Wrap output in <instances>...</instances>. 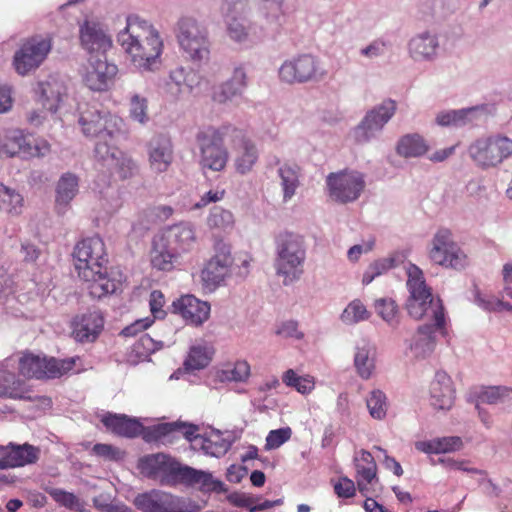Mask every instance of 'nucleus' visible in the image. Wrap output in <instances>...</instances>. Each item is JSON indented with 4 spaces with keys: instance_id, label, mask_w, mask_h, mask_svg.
Here are the masks:
<instances>
[{
    "instance_id": "obj_1",
    "label": "nucleus",
    "mask_w": 512,
    "mask_h": 512,
    "mask_svg": "<svg viewBox=\"0 0 512 512\" xmlns=\"http://www.w3.org/2000/svg\"><path fill=\"white\" fill-rule=\"evenodd\" d=\"M246 8V2L237 0L228 3L226 24L227 34L235 42L252 43L263 35L276 36L289 22V14L284 7V0H258L257 12L260 20V35L256 31L247 28L235 14H242Z\"/></svg>"
},
{
    "instance_id": "obj_2",
    "label": "nucleus",
    "mask_w": 512,
    "mask_h": 512,
    "mask_svg": "<svg viewBox=\"0 0 512 512\" xmlns=\"http://www.w3.org/2000/svg\"><path fill=\"white\" fill-rule=\"evenodd\" d=\"M117 41L142 71H151L160 63L163 41L157 29L137 15L127 17L126 27Z\"/></svg>"
},
{
    "instance_id": "obj_3",
    "label": "nucleus",
    "mask_w": 512,
    "mask_h": 512,
    "mask_svg": "<svg viewBox=\"0 0 512 512\" xmlns=\"http://www.w3.org/2000/svg\"><path fill=\"white\" fill-rule=\"evenodd\" d=\"M276 274L284 285L298 281L304 273L306 251L303 237L291 232L280 233L276 238Z\"/></svg>"
},
{
    "instance_id": "obj_4",
    "label": "nucleus",
    "mask_w": 512,
    "mask_h": 512,
    "mask_svg": "<svg viewBox=\"0 0 512 512\" xmlns=\"http://www.w3.org/2000/svg\"><path fill=\"white\" fill-rule=\"evenodd\" d=\"M230 132L237 137L241 135V131L231 126H209L198 131L196 142L200 151L199 165L202 170L221 172L226 168L229 152L224 146V139Z\"/></svg>"
},
{
    "instance_id": "obj_5",
    "label": "nucleus",
    "mask_w": 512,
    "mask_h": 512,
    "mask_svg": "<svg viewBox=\"0 0 512 512\" xmlns=\"http://www.w3.org/2000/svg\"><path fill=\"white\" fill-rule=\"evenodd\" d=\"M54 37L51 33L34 34L24 38L15 51L12 66L20 76H26L37 70L48 58L53 48Z\"/></svg>"
},
{
    "instance_id": "obj_6",
    "label": "nucleus",
    "mask_w": 512,
    "mask_h": 512,
    "mask_svg": "<svg viewBox=\"0 0 512 512\" xmlns=\"http://www.w3.org/2000/svg\"><path fill=\"white\" fill-rule=\"evenodd\" d=\"M429 261L445 269L461 270L468 265V256L454 240L451 230L440 228L427 249Z\"/></svg>"
},
{
    "instance_id": "obj_7",
    "label": "nucleus",
    "mask_w": 512,
    "mask_h": 512,
    "mask_svg": "<svg viewBox=\"0 0 512 512\" xmlns=\"http://www.w3.org/2000/svg\"><path fill=\"white\" fill-rule=\"evenodd\" d=\"M73 264L80 279H91L96 271L108 264V254L103 239L94 235L76 243L73 253Z\"/></svg>"
},
{
    "instance_id": "obj_8",
    "label": "nucleus",
    "mask_w": 512,
    "mask_h": 512,
    "mask_svg": "<svg viewBox=\"0 0 512 512\" xmlns=\"http://www.w3.org/2000/svg\"><path fill=\"white\" fill-rule=\"evenodd\" d=\"M79 357L57 360L23 352L18 360V372L27 379H55L72 371Z\"/></svg>"
},
{
    "instance_id": "obj_9",
    "label": "nucleus",
    "mask_w": 512,
    "mask_h": 512,
    "mask_svg": "<svg viewBox=\"0 0 512 512\" xmlns=\"http://www.w3.org/2000/svg\"><path fill=\"white\" fill-rule=\"evenodd\" d=\"M51 152L50 143L44 138L31 140L23 130H7L0 137V157L42 158Z\"/></svg>"
},
{
    "instance_id": "obj_10",
    "label": "nucleus",
    "mask_w": 512,
    "mask_h": 512,
    "mask_svg": "<svg viewBox=\"0 0 512 512\" xmlns=\"http://www.w3.org/2000/svg\"><path fill=\"white\" fill-rule=\"evenodd\" d=\"M468 152L481 168L496 167L512 157V139L502 135L480 138L469 146Z\"/></svg>"
},
{
    "instance_id": "obj_11",
    "label": "nucleus",
    "mask_w": 512,
    "mask_h": 512,
    "mask_svg": "<svg viewBox=\"0 0 512 512\" xmlns=\"http://www.w3.org/2000/svg\"><path fill=\"white\" fill-rule=\"evenodd\" d=\"M79 124L87 137L113 139L121 132L123 121L117 115L101 111L94 105L80 107Z\"/></svg>"
},
{
    "instance_id": "obj_12",
    "label": "nucleus",
    "mask_w": 512,
    "mask_h": 512,
    "mask_svg": "<svg viewBox=\"0 0 512 512\" xmlns=\"http://www.w3.org/2000/svg\"><path fill=\"white\" fill-rule=\"evenodd\" d=\"M177 39L181 49L194 62L209 58L210 44L207 31L197 21L184 17L178 22Z\"/></svg>"
},
{
    "instance_id": "obj_13",
    "label": "nucleus",
    "mask_w": 512,
    "mask_h": 512,
    "mask_svg": "<svg viewBox=\"0 0 512 512\" xmlns=\"http://www.w3.org/2000/svg\"><path fill=\"white\" fill-rule=\"evenodd\" d=\"M134 505L142 512H200V507L190 499L160 490L137 495Z\"/></svg>"
},
{
    "instance_id": "obj_14",
    "label": "nucleus",
    "mask_w": 512,
    "mask_h": 512,
    "mask_svg": "<svg viewBox=\"0 0 512 512\" xmlns=\"http://www.w3.org/2000/svg\"><path fill=\"white\" fill-rule=\"evenodd\" d=\"M234 262L230 244L218 239L214 243V255L207 261L200 273L204 289L214 291L230 273Z\"/></svg>"
},
{
    "instance_id": "obj_15",
    "label": "nucleus",
    "mask_w": 512,
    "mask_h": 512,
    "mask_svg": "<svg viewBox=\"0 0 512 512\" xmlns=\"http://www.w3.org/2000/svg\"><path fill=\"white\" fill-rule=\"evenodd\" d=\"M181 465L170 455L155 453L140 458L138 469L144 476L159 480L162 485L175 486L178 484Z\"/></svg>"
},
{
    "instance_id": "obj_16",
    "label": "nucleus",
    "mask_w": 512,
    "mask_h": 512,
    "mask_svg": "<svg viewBox=\"0 0 512 512\" xmlns=\"http://www.w3.org/2000/svg\"><path fill=\"white\" fill-rule=\"evenodd\" d=\"M0 397L4 399L35 402L50 408L52 399L45 395H35L33 387L19 378L14 372L8 371L4 363H0Z\"/></svg>"
},
{
    "instance_id": "obj_17",
    "label": "nucleus",
    "mask_w": 512,
    "mask_h": 512,
    "mask_svg": "<svg viewBox=\"0 0 512 512\" xmlns=\"http://www.w3.org/2000/svg\"><path fill=\"white\" fill-rule=\"evenodd\" d=\"M324 71L317 59L310 54H302L286 60L279 68V78L288 84L305 83L321 78Z\"/></svg>"
},
{
    "instance_id": "obj_18",
    "label": "nucleus",
    "mask_w": 512,
    "mask_h": 512,
    "mask_svg": "<svg viewBox=\"0 0 512 512\" xmlns=\"http://www.w3.org/2000/svg\"><path fill=\"white\" fill-rule=\"evenodd\" d=\"M365 180L358 171H341L327 176V186L333 199L340 203L357 200L365 188Z\"/></svg>"
},
{
    "instance_id": "obj_19",
    "label": "nucleus",
    "mask_w": 512,
    "mask_h": 512,
    "mask_svg": "<svg viewBox=\"0 0 512 512\" xmlns=\"http://www.w3.org/2000/svg\"><path fill=\"white\" fill-rule=\"evenodd\" d=\"M410 296L407 301V311L411 317L416 320L427 318L433 320L435 326L444 327L445 314L442 301L434 299L431 289H422L409 291Z\"/></svg>"
},
{
    "instance_id": "obj_20",
    "label": "nucleus",
    "mask_w": 512,
    "mask_h": 512,
    "mask_svg": "<svg viewBox=\"0 0 512 512\" xmlns=\"http://www.w3.org/2000/svg\"><path fill=\"white\" fill-rule=\"evenodd\" d=\"M117 73V66L109 63L105 56H91L85 66L82 79L90 90L102 92L113 85Z\"/></svg>"
},
{
    "instance_id": "obj_21",
    "label": "nucleus",
    "mask_w": 512,
    "mask_h": 512,
    "mask_svg": "<svg viewBox=\"0 0 512 512\" xmlns=\"http://www.w3.org/2000/svg\"><path fill=\"white\" fill-rule=\"evenodd\" d=\"M396 111V102L388 99L379 107L367 113L362 122L354 130V138L358 143H365L382 130Z\"/></svg>"
},
{
    "instance_id": "obj_22",
    "label": "nucleus",
    "mask_w": 512,
    "mask_h": 512,
    "mask_svg": "<svg viewBox=\"0 0 512 512\" xmlns=\"http://www.w3.org/2000/svg\"><path fill=\"white\" fill-rule=\"evenodd\" d=\"M91 279H82L88 282V293L93 299H102L116 293L122 288L125 276L117 267L100 268Z\"/></svg>"
},
{
    "instance_id": "obj_23",
    "label": "nucleus",
    "mask_w": 512,
    "mask_h": 512,
    "mask_svg": "<svg viewBox=\"0 0 512 512\" xmlns=\"http://www.w3.org/2000/svg\"><path fill=\"white\" fill-rule=\"evenodd\" d=\"M104 323L100 310H88L74 317L71 323L72 337L80 343H92L102 333Z\"/></svg>"
},
{
    "instance_id": "obj_24",
    "label": "nucleus",
    "mask_w": 512,
    "mask_h": 512,
    "mask_svg": "<svg viewBox=\"0 0 512 512\" xmlns=\"http://www.w3.org/2000/svg\"><path fill=\"white\" fill-rule=\"evenodd\" d=\"M79 39L83 49L88 53H97L105 56L112 47L111 37L105 32L102 25L96 21L85 20L79 28Z\"/></svg>"
},
{
    "instance_id": "obj_25",
    "label": "nucleus",
    "mask_w": 512,
    "mask_h": 512,
    "mask_svg": "<svg viewBox=\"0 0 512 512\" xmlns=\"http://www.w3.org/2000/svg\"><path fill=\"white\" fill-rule=\"evenodd\" d=\"M173 313L180 315L188 325L201 326L210 316V305L193 295H184L172 303Z\"/></svg>"
},
{
    "instance_id": "obj_26",
    "label": "nucleus",
    "mask_w": 512,
    "mask_h": 512,
    "mask_svg": "<svg viewBox=\"0 0 512 512\" xmlns=\"http://www.w3.org/2000/svg\"><path fill=\"white\" fill-rule=\"evenodd\" d=\"M148 160L152 171L166 172L173 162V145L171 139L163 134L154 136L147 145Z\"/></svg>"
},
{
    "instance_id": "obj_27",
    "label": "nucleus",
    "mask_w": 512,
    "mask_h": 512,
    "mask_svg": "<svg viewBox=\"0 0 512 512\" xmlns=\"http://www.w3.org/2000/svg\"><path fill=\"white\" fill-rule=\"evenodd\" d=\"M196 240L193 226L185 222L169 227L162 236V241L178 255L191 251L196 244Z\"/></svg>"
},
{
    "instance_id": "obj_28",
    "label": "nucleus",
    "mask_w": 512,
    "mask_h": 512,
    "mask_svg": "<svg viewBox=\"0 0 512 512\" xmlns=\"http://www.w3.org/2000/svg\"><path fill=\"white\" fill-rule=\"evenodd\" d=\"M454 400L455 389L451 377L446 372H437L430 384V404L436 410H449Z\"/></svg>"
},
{
    "instance_id": "obj_29",
    "label": "nucleus",
    "mask_w": 512,
    "mask_h": 512,
    "mask_svg": "<svg viewBox=\"0 0 512 512\" xmlns=\"http://www.w3.org/2000/svg\"><path fill=\"white\" fill-rule=\"evenodd\" d=\"M38 457L39 449L29 444L0 446L1 469L35 463Z\"/></svg>"
},
{
    "instance_id": "obj_30",
    "label": "nucleus",
    "mask_w": 512,
    "mask_h": 512,
    "mask_svg": "<svg viewBox=\"0 0 512 512\" xmlns=\"http://www.w3.org/2000/svg\"><path fill=\"white\" fill-rule=\"evenodd\" d=\"M165 306V297L164 294L160 290H153L150 293L149 297V307L152 314V318L146 317L143 319H138L131 325L125 327L121 334L126 337H132L137 335L139 332H142L149 328L155 321V319H164L166 317V311L164 309Z\"/></svg>"
},
{
    "instance_id": "obj_31",
    "label": "nucleus",
    "mask_w": 512,
    "mask_h": 512,
    "mask_svg": "<svg viewBox=\"0 0 512 512\" xmlns=\"http://www.w3.org/2000/svg\"><path fill=\"white\" fill-rule=\"evenodd\" d=\"M198 431L199 427L194 424L180 421L162 423L154 426L151 431L144 436V439L147 441H159L169 436L175 437L176 434H181L186 440L192 442L199 437Z\"/></svg>"
},
{
    "instance_id": "obj_32",
    "label": "nucleus",
    "mask_w": 512,
    "mask_h": 512,
    "mask_svg": "<svg viewBox=\"0 0 512 512\" xmlns=\"http://www.w3.org/2000/svg\"><path fill=\"white\" fill-rule=\"evenodd\" d=\"M102 423L112 433L126 438L137 437L143 429L138 420L123 414H109L102 419Z\"/></svg>"
},
{
    "instance_id": "obj_33",
    "label": "nucleus",
    "mask_w": 512,
    "mask_h": 512,
    "mask_svg": "<svg viewBox=\"0 0 512 512\" xmlns=\"http://www.w3.org/2000/svg\"><path fill=\"white\" fill-rule=\"evenodd\" d=\"M178 484L198 486L202 491H216L221 487L222 482L214 480L209 472L181 465Z\"/></svg>"
},
{
    "instance_id": "obj_34",
    "label": "nucleus",
    "mask_w": 512,
    "mask_h": 512,
    "mask_svg": "<svg viewBox=\"0 0 512 512\" xmlns=\"http://www.w3.org/2000/svg\"><path fill=\"white\" fill-rule=\"evenodd\" d=\"M246 84V74L244 70L242 68H236L231 80L214 89L212 99L217 103H226L233 97L241 94Z\"/></svg>"
},
{
    "instance_id": "obj_35",
    "label": "nucleus",
    "mask_w": 512,
    "mask_h": 512,
    "mask_svg": "<svg viewBox=\"0 0 512 512\" xmlns=\"http://www.w3.org/2000/svg\"><path fill=\"white\" fill-rule=\"evenodd\" d=\"M443 328L435 326V323L420 326L410 344L411 349L415 351L417 356H425L427 353H430L435 345L436 330Z\"/></svg>"
},
{
    "instance_id": "obj_36",
    "label": "nucleus",
    "mask_w": 512,
    "mask_h": 512,
    "mask_svg": "<svg viewBox=\"0 0 512 512\" xmlns=\"http://www.w3.org/2000/svg\"><path fill=\"white\" fill-rule=\"evenodd\" d=\"M170 80L176 85L180 93H191L199 89L203 83L202 77L197 71L177 67L170 72Z\"/></svg>"
},
{
    "instance_id": "obj_37",
    "label": "nucleus",
    "mask_w": 512,
    "mask_h": 512,
    "mask_svg": "<svg viewBox=\"0 0 512 512\" xmlns=\"http://www.w3.org/2000/svg\"><path fill=\"white\" fill-rule=\"evenodd\" d=\"M438 42L435 36L424 33L414 37L409 43V52L415 60H427L436 54Z\"/></svg>"
},
{
    "instance_id": "obj_38",
    "label": "nucleus",
    "mask_w": 512,
    "mask_h": 512,
    "mask_svg": "<svg viewBox=\"0 0 512 512\" xmlns=\"http://www.w3.org/2000/svg\"><path fill=\"white\" fill-rule=\"evenodd\" d=\"M283 190V201L287 202L295 195L300 185V167L296 164H284L278 170Z\"/></svg>"
},
{
    "instance_id": "obj_39",
    "label": "nucleus",
    "mask_w": 512,
    "mask_h": 512,
    "mask_svg": "<svg viewBox=\"0 0 512 512\" xmlns=\"http://www.w3.org/2000/svg\"><path fill=\"white\" fill-rule=\"evenodd\" d=\"M356 471L359 490L363 491L376 478L377 466L370 452L361 450L360 458L356 463Z\"/></svg>"
},
{
    "instance_id": "obj_40",
    "label": "nucleus",
    "mask_w": 512,
    "mask_h": 512,
    "mask_svg": "<svg viewBox=\"0 0 512 512\" xmlns=\"http://www.w3.org/2000/svg\"><path fill=\"white\" fill-rule=\"evenodd\" d=\"M62 101L61 87L56 82L39 83V102L44 110L55 113Z\"/></svg>"
},
{
    "instance_id": "obj_41",
    "label": "nucleus",
    "mask_w": 512,
    "mask_h": 512,
    "mask_svg": "<svg viewBox=\"0 0 512 512\" xmlns=\"http://www.w3.org/2000/svg\"><path fill=\"white\" fill-rule=\"evenodd\" d=\"M214 350L207 344H197L190 348L184 366L188 371L200 370L208 366Z\"/></svg>"
},
{
    "instance_id": "obj_42",
    "label": "nucleus",
    "mask_w": 512,
    "mask_h": 512,
    "mask_svg": "<svg viewBox=\"0 0 512 512\" xmlns=\"http://www.w3.org/2000/svg\"><path fill=\"white\" fill-rule=\"evenodd\" d=\"M78 192V177L70 172L61 176L56 187V204L67 206Z\"/></svg>"
},
{
    "instance_id": "obj_43",
    "label": "nucleus",
    "mask_w": 512,
    "mask_h": 512,
    "mask_svg": "<svg viewBox=\"0 0 512 512\" xmlns=\"http://www.w3.org/2000/svg\"><path fill=\"white\" fill-rule=\"evenodd\" d=\"M428 151V145L419 134L403 136L397 145V152L404 157H419Z\"/></svg>"
},
{
    "instance_id": "obj_44",
    "label": "nucleus",
    "mask_w": 512,
    "mask_h": 512,
    "mask_svg": "<svg viewBox=\"0 0 512 512\" xmlns=\"http://www.w3.org/2000/svg\"><path fill=\"white\" fill-rule=\"evenodd\" d=\"M258 152L256 146L249 139H242L241 150L235 159L236 170L245 174L249 172L257 162Z\"/></svg>"
},
{
    "instance_id": "obj_45",
    "label": "nucleus",
    "mask_w": 512,
    "mask_h": 512,
    "mask_svg": "<svg viewBox=\"0 0 512 512\" xmlns=\"http://www.w3.org/2000/svg\"><path fill=\"white\" fill-rule=\"evenodd\" d=\"M177 256L178 254L169 249L165 242L155 244L151 255V264L158 270L170 271L174 267V260Z\"/></svg>"
},
{
    "instance_id": "obj_46",
    "label": "nucleus",
    "mask_w": 512,
    "mask_h": 512,
    "mask_svg": "<svg viewBox=\"0 0 512 512\" xmlns=\"http://www.w3.org/2000/svg\"><path fill=\"white\" fill-rule=\"evenodd\" d=\"M23 207V197L13 189L0 184V210L8 214L18 215Z\"/></svg>"
},
{
    "instance_id": "obj_47",
    "label": "nucleus",
    "mask_w": 512,
    "mask_h": 512,
    "mask_svg": "<svg viewBox=\"0 0 512 512\" xmlns=\"http://www.w3.org/2000/svg\"><path fill=\"white\" fill-rule=\"evenodd\" d=\"M284 384L294 388L301 394H308L315 388L314 378L306 376H298L293 369H288L282 376Z\"/></svg>"
},
{
    "instance_id": "obj_48",
    "label": "nucleus",
    "mask_w": 512,
    "mask_h": 512,
    "mask_svg": "<svg viewBox=\"0 0 512 512\" xmlns=\"http://www.w3.org/2000/svg\"><path fill=\"white\" fill-rule=\"evenodd\" d=\"M512 399V389L505 386H491L484 388L478 394L481 403L495 405Z\"/></svg>"
},
{
    "instance_id": "obj_49",
    "label": "nucleus",
    "mask_w": 512,
    "mask_h": 512,
    "mask_svg": "<svg viewBox=\"0 0 512 512\" xmlns=\"http://www.w3.org/2000/svg\"><path fill=\"white\" fill-rule=\"evenodd\" d=\"M250 376V365L246 361H237L218 372L221 381L244 382Z\"/></svg>"
},
{
    "instance_id": "obj_50",
    "label": "nucleus",
    "mask_w": 512,
    "mask_h": 512,
    "mask_svg": "<svg viewBox=\"0 0 512 512\" xmlns=\"http://www.w3.org/2000/svg\"><path fill=\"white\" fill-rule=\"evenodd\" d=\"M374 308L376 313L388 324L398 323L399 309L392 298H379L375 300Z\"/></svg>"
},
{
    "instance_id": "obj_51",
    "label": "nucleus",
    "mask_w": 512,
    "mask_h": 512,
    "mask_svg": "<svg viewBox=\"0 0 512 512\" xmlns=\"http://www.w3.org/2000/svg\"><path fill=\"white\" fill-rule=\"evenodd\" d=\"M370 317V312L366 309L365 305L358 299L353 300L344 309L341 319L347 324H355L360 321L367 320Z\"/></svg>"
},
{
    "instance_id": "obj_52",
    "label": "nucleus",
    "mask_w": 512,
    "mask_h": 512,
    "mask_svg": "<svg viewBox=\"0 0 512 512\" xmlns=\"http://www.w3.org/2000/svg\"><path fill=\"white\" fill-rule=\"evenodd\" d=\"M367 408L374 419L381 420L387 413V398L380 390H373L367 398Z\"/></svg>"
},
{
    "instance_id": "obj_53",
    "label": "nucleus",
    "mask_w": 512,
    "mask_h": 512,
    "mask_svg": "<svg viewBox=\"0 0 512 512\" xmlns=\"http://www.w3.org/2000/svg\"><path fill=\"white\" fill-rule=\"evenodd\" d=\"M210 228L226 230L232 228L234 225L233 214L220 207H215L207 220Z\"/></svg>"
},
{
    "instance_id": "obj_54",
    "label": "nucleus",
    "mask_w": 512,
    "mask_h": 512,
    "mask_svg": "<svg viewBox=\"0 0 512 512\" xmlns=\"http://www.w3.org/2000/svg\"><path fill=\"white\" fill-rule=\"evenodd\" d=\"M111 140L112 139L110 138L99 139V141L96 143L94 156L96 160L102 162L103 164H113L119 156V153H121L117 148L109 143Z\"/></svg>"
},
{
    "instance_id": "obj_55",
    "label": "nucleus",
    "mask_w": 512,
    "mask_h": 512,
    "mask_svg": "<svg viewBox=\"0 0 512 512\" xmlns=\"http://www.w3.org/2000/svg\"><path fill=\"white\" fill-rule=\"evenodd\" d=\"M354 364L358 374L363 379H368L374 370V360L369 355L367 348H358L354 358Z\"/></svg>"
},
{
    "instance_id": "obj_56",
    "label": "nucleus",
    "mask_w": 512,
    "mask_h": 512,
    "mask_svg": "<svg viewBox=\"0 0 512 512\" xmlns=\"http://www.w3.org/2000/svg\"><path fill=\"white\" fill-rule=\"evenodd\" d=\"M148 102L145 97H141L138 94H135L131 97L130 100V117L141 123L144 124L148 121Z\"/></svg>"
},
{
    "instance_id": "obj_57",
    "label": "nucleus",
    "mask_w": 512,
    "mask_h": 512,
    "mask_svg": "<svg viewBox=\"0 0 512 512\" xmlns=\"http://www.w3.org/2000/svg\"><path fill=\"white\" fill-rule=\"evenodd\" d=\"M114 163L116 172L123 180L133 177L138 171L136 162L130 156H127L122 152L119 153V156Z\"/></svg>"
},
{
    "instance_id": "obj_58",
    "label": "nucleus",
    "mask_w": 512,
    "mask_h": 512,
    "mask_svg": "<svg viewBox=\"0 0 512 512\" xmlns=\"http://www.w3.org/2000/svg\"><path fill=\"white\" fill-rule=\"evenodd\" d=\"M291 435L292 430L290 427L271 430L266 437L265 448L267 450L277 449L287 442Z\"/></svg>"
},
{
    "instance_id": "obj_59",
    "label": "nucleus",
    "mask_w": 512,
    "mask_h": 512,
    "mask_svg": "<svg viewBox=\"0 0 512 512\" xmlns=\"http://www.w3.org/2000/svg\"><path fill=\"white\" fill-rule=\"evenodd\" d=\"M407 274H408L407 287H408L409 291H417V290L429 288L426 285V282H425V279L423 276V272L418 266H416L414 264H410V266L408 267V270H407Z\"/></svg>"
},
{
    "instance_id": "obj_60",
    "label": "nucleus",
    "mask_w": 512,
    "mask_h": 512,
    "mask_svg": "<svg viewBox=\"0 0 512 512\" xmlns=\"http://www.w3.org/2000/svg\"><path fill=\"white\" fill-rule=\"evenodd\" d=\"M437 454L459 451L463 447V441L459 436H447L436 438Z\"/></svg>"
},
{
    "instance_id": "obj_61",
    "label": "nucleus",
    "mask_w": 512,
    "mask_h": 512,
    "mask_svg": "<svg viewBox=\"0 0 512 512\" xmlns=\"http://www.w3.org/2000/svg\"><path fill=\"white\" fill-rule=\"evenodd\" d=\"M93 452L97 456L110 461L121 460L124 456V453L120 449L109 444H95L93 447Z\"/></svg>"
},
{
    "instance_id": "obj_62",
    "label": "nucleus",
    "mask_w": 512,
    "mask_h": 512,
    "mask_svg": "<svg viewBox=\"0 0 512 512\" xmlns=\"http://www.w3.org/2000/svg\"><path fill=\"white\" fill-rule=\"evenodd\" d=\"M50 496L59 504L72 509L78 504L77 497L70 492L58 488L48 490Z\"/></svg>"
},
{
    "instance_id": "obj_63",
    "label": "nucleus",
    "mask_w": 512,
    "mask_h": 512,
    "mask_svg": "<svg viewBox=\"0 0 512 512\" xmlns=\"http://www.w3.org/2000/svg\"><path fill=\"white\" fill-rule=\"evenodd\" d=\"M202 448L206 454L219 457L226 453L229 445L224 440H221L220 442H213L211 439H203Z\"/></svg>"
},
{
    "instance_id": "obj_64",
    "label": "nucleus",
    "mask_w": 512,
    "mask_h": 512,
    "mask_svg": "<svg viewBox=\"0 0 512 512\" xmlns=\"http://www.w3.org/2000/svg\"><path fill=\"white\" fill-rule=\"evenodd\" d=\"M335 493L341 498H350L355 495V484L347 477L340 478L338 483L334 485Z\"/></svg>"
}]
</instances>
